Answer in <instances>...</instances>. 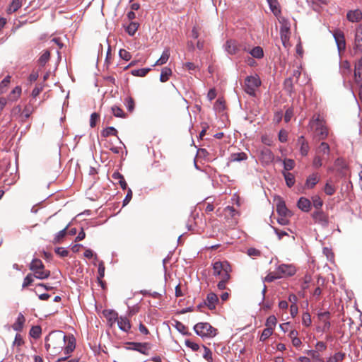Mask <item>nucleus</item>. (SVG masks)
<instances>
[{"mask_svg":"<svg viewBox=\"0 0 362 362\" xmlns=\"http://www.w3.org/2000/svg\"><path fill=\"white\" fill-rule=\"evenodd\" d=\"M71 335H66L62 331H57L50 333L45 339V348L52 355H57L68 344L69 338Z\"/></svg>","mask_w":362,"mask_h":362,"instance_id":"obj_1","label":"nucleus"},{"mask_svg":"<svg viewBox=\"0 0 362 362\" xmlns=\"http://www.w3.org/2000/svg\"><path fill=\"white\" fill-rule=\"evenodd\" d=\"M309 129L315 140H324L329 135V130L326 122L320 115H314L309 122Z\"/></svg>","mask_w":362,"mask_h":362,"instance_id":"obj_2","label":"nucleus"},{"mask_svg":"<svg viewBox=\"0 0 362 362\" xmlns=\"http://www.w3.org/2000/svg\"><path fill=\"white\" fill-rule=\"evenodd\" d=\"M214 275L218 276L220 279L223 278L225 280H229L231 267L227 261H216L213 264Z\"/></svg>","mask_w":362,"mask_h":362,"instance_id":"obj_3","label":"nucleus"},{"mask_svg":"<svg viewBox=\"0 0 362 362\" xmlns=\"http://www.w3.org/2000/svg\"><path fill=\"white\" fill-rule=\"evenodd\" d=\"M195 333L201 337H214L216 335V329L209 323L199 322L194 326Z\"/></svg>","mask_w":362,"mask_h":362,"instance_id":"obj_4","label":"nucleus"},{"mask_svg":"<svg viewBox=\"0 0 362 362\" xmlns=\"http://www.w3.org/2000/svg\"><path fill=\"white\" fill-rule=\"evenodd\" d=\"M279 23L281 24L280 27V37L282 42V44L285 48H287L289 46V39L291 35L290 31V22L288 19L284 17H280L279 18Z\"/></svg>","mask_w":362,"mask_h":362,"instance_id":"obj_5","label":"nucleus"},{"mask_svg":"<svg viewBox=\"0 0 362 362\" xmlns=\"http://www.w3.org/2000/svg\"><path fill=\"white\" fill-rule=\"evenodd\" d=\"M354 83L359 89L358 96L360 100L362 102V55L355 63Z\"/></svg>","mask_w":362,"mask_h":362,"instance_id":"obj_6","label":"nucleus"},{"mask_svg":"<svg viewBox=\"0 0 362 362\" xmlns=\"http://www.w3.org/2000/svg\"><path fill=\"white\" fill-rule=\"evenodd\" d=\"M261 84L259 78L257 76H250L245 78V90L250 95H254L255 90Z\"/></svg>","mask_w":362,"mask_h":362,"instance_id":"obj_7","label":"nucleus"},{"mask_svg":"<svg viewBox=\"0 0 362 362\" xmlns=\"http://www.w3.org/2000/svg\"><path fill=\"white\" fill-rule=\"evenodd\" d=\"M280 278L293 276L296 272V267L293 264H281L276 268Z\"/></svg>","mask_w":362,"mask_h":362,"instance_id":"obj_8","label":"nucleus"},{"mask_svg":"<svg viewBox=\"0 0 362 362\" xmlns=\"http://www.w3.org/2000/svg\"><path fill=\"white\" fill-rule=\"evenodd\" d=\"M312 218L315 223L320 224L322 227H327L329 225L328 216L322 210L315 211L312 214Z\"/></svg>","mask_w":362,"mask_h":362,"instance_id":"obj_9","label":"nucleus"},{"mask_svg":"<svg viewBox=\"0 0 362 362\" xmlns=\"http://www.w3.org/2000/svg\"><path fill=\"white\" fill-rule=\"evenodd\" d=\"M225 51L230 55L238 54L241 49L242 47L234 40H228L224 45ZM245 51H247L245 47L243 48Z\"/></svg>","mask_w":362,"mask_h":362,"instance_id":"obj_10","label":"nucleus"},{"mask_svg":"<svg viewBox=\"0 0 362 362\" xmlns=\"http://www.w3.org/2000/svg\"><path fill=\"white\" fill-rule=\"evenodd\" d=\"M76 347V339L74 336H70L68 341V344H66L62 350L64 351V356L59 358L57 359V362L64 361H66L70 356L71 353L74 351Z\"/></svg>","mask_w":362,"mask_h":362,"instance_id":"obj_11","label":"nucleus"},{"mask_svg":"<svg viewBox=\"0 0 362 362\" xmlns=\"http://www.w3.org/2000/svg\"><path fill=\"white\" fill-rule=\"evenodd\" d=\"M354 53L355 55L362 53V24L359 25L356 30Z\"/></svg>","mask_w":362,"mask_h":362,"instance_id":"obj_12","label":"nucleus"},{"mask_svg":"<svg viewBox=\"0 0 362 362\" xmlns=\"http://www.w3.org/2000/svg\"><path fill=\"white\" fill-rule=\"evenodd\" d=\"M333 36L339 51L344 49L346 47V42L344 33L340 30H335L333 33Z\"/></svg>","mask_w":362,"mask_h":362,"instance_id":"obj_13","label":"nucleus"},{"mask_svg":"<svg viewBox=\"0 0 362 362\" xmlns=\"http://www.w3.org/2000/svg\"><path fill=\"white\" fill-rule=\"evenodd\" d=\"M274 158L272 151L267 148H263L260 151V160L265 164L271 163Z\"/></svg>","mask_w":362,"mask_h":362,"instance_id":"obj_14","label":"nucleus"},{"mask_svg":"<svg viewBox=\"0 0 362 362\" xmlns=\"http://www.w3.org/2000/svg\"><path fill=\"white\" fill-rule=\"evenodd\" d=\"M297 145L299 147L301 156H306L308 154L310 146L308 142L305 139L303 136H300L298 139Z\"/></svg>","mask_w":362,"mask_h":362,"instance_id":"obj_15","label":"nucleus"},{"mask_svg":"<svg viewBox=\"0 0 362 362\" xmlns=\"http://www.w3.org/2000/svg\"><path fill=\"white\" fill-rule=\"evenodd\" d=\"M315 153L327 158L330 153V148L329 144L324 141L321 142L320 145L316 148Z\"/></svg>","mask_w":362,"mask_h":362,"instance_id":"obj_16","label":"nucleus"},{"mask_svg":"<svg viewBox=\"0 0 362 362\" xmlns=\"http://www.w3.org/2000/svg\"><path fill=\"white\" fill-rule=\"evenodd\" d=\"M320 176L317 173L310 175L305 181V187L307 189H313L320 181Z\"/></svg>","mask_w":362,"mask_h":362,"instance_id":"obj_17","label":"nucleus"},{"mask_svg":"<svg viewBox=\"0 0 362 362\" xmlns=\"http://www.w3.org/2000/svg\"><path fill=\"white\" fill-rule=\"evenodd\" d=\"M117 322L119 328L122 331L128 332L131 329V324L127 317L121 316L117 319Z\"/></svg>","mask_w":362,"mask_h":362,"instance_id":"obj_18","label":"nucleus"},{"mask_svg":"<svg viewBox=\"0 0 362 362\" xmlns=\"http://www.w3.org/2000/svg\"><path fill=\"white\" fill-rule=\"evenodd\" d=\"M346 17L352 23L358 22L362 19V12L359 9L349 11Z\"/></svg>","mask_w":362,"mask_h":362,"instance_id":"obj_19","label":"nucleus"},{"mask_svg":"<svg viewBox=\"0 0 362 362\" xmlns=\"http://www.w3.org/2000/svg\"><path fill=\"white\" fill-rule=\"evenodd\" d=\"M218 301V298L214 293H209L207 295L206 299L205 300V304L210 309L213 310L216 308V305Z\"/></svg>","mask_w":362,"mask_h":362,"instance_id":"obj_20","label":"nucleus"},{"mask_svg":"<svg viewBox=\"0 0 362 362\" xmlns=\"http://www.w3.org/2000/svg\"><path fill=\"white\" fill-rule=\"evenodd\" d=\"M297 206L301 211L308 212L311 208V202L305 197H300L298 201Z\"/></svg>","mask_w":362,"mask_h":362,"instance_id":"obj_21","label":"nucleus"},{"mask_svg":"<svg viewBox=\"0 0 362 362\" xmlns=\"http://www.w3.org/2000/svg\"><path fill=\"white\" fill-rule=\"evenodd\" d=\"M170 49L165 48L163 52L160 57L156 62V63L153 66H161L166 64L170 58Z\"/></svg>","mask_w":362,"mask_h":362,"instance_id":"obj_22","label":"nucleus"},{"mask_svg":"<svg viewBox=\"0 0 362 362\" xmlns=\"http://www.w3.org/2000/svg\"><path fill=\"white\" fill-rule=\"evenodd\" d=\"M276 211L280 216H287L290 214L284 201L279 202L276 206Z\"/></svg>","mask_w":362,"mask_h":362,"instance_id":"obj_23","label":"nucleus"},{"mask_svg":"<svg viewBox=\"0 0 362 362\" xmlns=\"http://www.w3.org/2000/svg\"><path fill=\"white\" fill-rule=\"evenodd\" d=\"M137 347L136 351L144 355H148L151 349V345L149 343H138L134 345Z\"/></svg>","mask_w":362,"mask_h":362,"instance_id":"obj_24","label":"nucleus"},{"mask_svg":"<svg viewBox=\"0 0 362 362\" xmlns=\"http://www.w3.org/2000/svg\"><path fill=\"white\" fill-rule=\"evenodd\" d=\"M50 275V272L45 269V267L42 269H39L34 272L33 276L39 279H47Z\"/></svg>","mask_w":362,"mask_h":362,"instance_id":"obj_25","label":"nucleus"},{"mask_svg":"<svg viewBox=\"0 0 362 362\" xmlns=\"http://www.w3.org/2000/svg\"><path fill=\"white\" fill-rule=\"evenodd\" d=\"M33 112V107L30 105H27L23 109V110H22V114L21 115V122H25V120L30 117Z\"/></svg>","mask_w":362,"mask_h":362,"instance_id":"obj_26","label":"nucleus"},{"mask_svg":"<svg viewBox=\"0 0 362 362\" xmlns=\"http://www.w3.org/2000/svg\"><path fill=\"white\" fill-rule=\"evenodd\" d=\"M112 177L115 180V181H117L118 183L119 184L120 187L123 189H125L127 188V182L123 177V175L122 174H120L118 172H115L113 173L112 175Z\"/></svg>","mask_w":362,"mask_h":362,"instance_id":"obj_27","label":"nucleus"},{"mask_svg":"<svg viewBox=\"0 0 362 362\" xmlns=\"http://www.w3.org/2000/svg\"><path fill=\"white\" fill-rule=\"evenodd\" d=\"M24 322H25V317L21 313H20L18 315L15 323L12 326L13 329L16 331H21L23 328Z\"/></svg>","mask_w":362,"mask_h":362,"instance_id":"obj_28","label":"nucleus"},{"mask_svg":"<svg viewBox=\"0 0 362 362\" xmlns=\"http://www.w3.org/2000/svg\"><path fill=\"white\" fill-rule=\"evenodd\" d=\"M282 174L284 177L286 185L288 187H293L295 184V176L291 173L284 171L282 172Z\"/></svg>","mask_w":362,"mask_h":362,"instance_id":"obj_29","label":"nucleus"},{"mask_svg":"<svg viewBox=\"0 0 362 362\" xmlns=\"http://www.w3.org/2000/svg\"><path fill=\"white\" fill-rule=\"evenodd\" d=\"M172 75V70L168 67H164L161 70L160 81L161 82H166L168 81L170 76Z\"/></svg>","mask_w":362,"mask_h":362,"instance_id":"obj_30","label":"nucleus"},{"mask_svg":"<svg viewBox=\"0 0 362 362\" xmlns=\"http://www.w3.org/2000/svg\"><path fill=\"white\" fill-rule=\"evenodd\" d=\"M248 52L255 58L261 59L264 56V52L261 47L257 46L252 49L249 50Z\"/></svg>","mask_w":362,"mask_h":362,"instance_id":"obj_31","label":"nucleus"},{"mask_svg":"<svg viewBox=\"0 0 362 362\" xmlns=\"http://www.w3.org/2000/svg\"><path fill=\"white\" fill-rule=\"evenodd\" d=\"M69 225L66 226L63 230L59 231L54 236L53 240L54 244L60 243L62 239L65 237L67 233Z\"/></svg>","mask_w":362,"mask_h":362,"instance_id":"obj_32","label":"nucleus"},{"mask_svg":"<svg viewBox=\"0 0 362 362\" xmlns=\"http://www.w3.org/2000/svg\"><path fill=\"white\" fill-rule=\"evenodd\" d=\"M21 88L20 86L15 87L8 95V100L11 101L16 100L21 95Z\"/></svg>","mask_w":362,"mask_h":362,"instance_id":"obj_33","label":"nucleus"},{"mask_svg":"<svg viewBox=\"0 0 362 362\" xmlns=\"http://www.w3.org/2000/svg\"><path fill=\"white\" fill-rule=\"evenodd\" d=\"M306 354L312 358L314 362H324V360L318 354L317 351L308 350L306 351Z\"/></svg>","mask_w":362,"mask_h":362,"instance_id":"obj_34","label":"nucleus"},{"mask_svg":"<svg viewBox=\"0 0 362 362\" xmlns=\"http://www.w3.org/2000/svg\"><path fill=\"white\" fill-rule=\"evenodd\" d=\"M173 326L179 332L182 334L183 335H187L188 334L187 331V327L181 322L178 320H175Z\"/></svg>","mask_w":362,"mask_h":362,"instance_id":"obj_35","label":"nucleus"},{"mask_svg":"<svg viewBox=\"0 0 362 362\" xmlns=\"http://www.w3.org/2000/svg\"><path fill=\"white\" fill-rule=\"evenodd\" d=\"M45 266L40 259H34L30 263V269L34 272L39 269H42Z\"/></svg>","mask_w":362,"mask_h":362,"instance_id":"obj_36","label":"nucleus"},{"mask_svg":"<svg viewBox=\"0 0 362 362\" xmlns=\"http://www.w3.org/2000/svg\"><path fill=\"white\" fill-rule=\"evenodd\" d=\"M312 204L316 210H321V208L323 205V201L318 195H315L312 197L311 204Z\"/></svg>","mask_w":362,"mask_h":362,"instance_id":"obj_37","label":"nucleus"},{"mask_svg":"<svg viewBox=\"0 0 362 362\" xmlns=\"http://www.w3.org/2000/svg\"><path fill=\"white\" fill-rule=\"evenodd\" d=\"M151 68H143L139 69H134L131 71V74L134 76H145L149 71Z\"/></svg>","mask_w":362,"mask_h":362,"instance_id":"obj_38","label":"nucleus"},{"mask_svg":"<svg viewBox=\"0 0 362 362\" xmlns=\"http://www.w3.org/2000/svg\"><path fill=\"white\" fill-rule=\"evenodd\" d=\"M101 135L103 137H107L110 135L117 136V130L113 127H109L102 131Z\"/></svg>","mask_w":362,"mask_h":362,"instance_id":"obj_39","label":"nucleus"},{"mask_svg":"<svg viewBox=\"0 0 362 362\" xmlns=\"http://www.w3.org/2000/svg\"><path fill=\"white\" fill-rule=\"evenodd\" d=\"M139 25L137 23L135 22H131L126 28V31L128 33V34L131 36H133L136 30H138Z\"/></svg>","mask_w":362,"mask_h":362,"instance_id":"obj_40","label":"nucleus"},{"mask_svg":"<svg viewBox=\"0 0 362 362\" xmlns=\"http://www.w3.org/2000/svg\"><path fill=\"white\" fill-rule=\"evenodd\" d=\"M111 110L113 115L116 117L124 118L127 116L124 111L118 106H112Z\"/></svg>","mask_w":362,"mask_h":362,"instance_id":"obj_41","label":"nucleus"},{"mask_svg":"<svg viewBox=\"0 0 362 362\" xmlns=\"http://www.w3.org/2000/svg\"><path fill=\"white\" fill-rule=\"evenodd\" d=\"M247 158L246 153L241 152V153H233L230 156L231 161L235 162V161H242L246 160Z\"/></svg>","mask_w":362,"mask_h":362,"instance_id":"obj_42","label":"nucleus"},{"mask_svg":"<svg viewBox=\"0 0 362 362\" xmlns=\"http://www.w3.org/2000/svg\"><path fill=\"white\" fill-rule=\"evenodd\" d=\"M21 6V0H13L10 4L8 12L13 13L16 11Z\"/></svg>","mask_w":362,"mask_h":362,"instance_id":"obj_43","label":"nucleus"},{"mask_svg":"<svg viewBox=\"0 0 362 362\" xmlns=\"http://www.w3.org/2000/svg\"><path fill=\"white\" fill-rule=\"evenodd\" d=\"M124 105L129 112H132L134 110V100L132 97H127L124 99Z\"/></svg>","mask_w":362,"mask_h":362,"instance_id":"obj_44","label":"nucleus"},{"mask_svg":"<svg viewBox=\"0 0 362 362\" xmlns=\"http://www.w3.org/2000/svg\"><path fill=\"white\" fill-rule=\"evenodd\" d=\"M11 81V76H6L0 83V94H3L6 92V88Z\"/></svg>","mask_w":362,"mask_h":362,"instance_id":"obj_45","label":"nucleus"},{"mask_svg":"<svg viewBox=\"0 0 362 362\" xmlns=\"http://www.w3.org/2000/svg\"><path fill=\"white\" fill-rule=\"evenodd\" d=\"M345 357V354L341 352L336 353L333 356L329 357L327 362H339L342 361Z\"/></svg>","mask_w":362,"mask_h":362,"instance_id":"obj_46","label":"nucleus"},{"mask_svg":"<svg viewBox=\"0 0 362 362\" xmlns=\"http://www.w3.org/2000/svg\"><path fill=\"white\" fill-rule=\"evenodd\" d=\"M50 53L48 50L44 51L42 55L40 57L38 62L40 65L44 66L49 59Z\"/></svg>","mask_w":362,"mask_h":362,"instance_id":"obj_47","label":"nucleus"},{"mask_svg":"<svg viewBox=\"0 0 362 362\" xmlns=\"http://www.w3.org/2000/svg\"><path fill=\"white\" fill-rule=\"evenodd\" d=\"M273 329L271 327H266L264 329L260 336V341H264L266 339H267L273 334Z\"/></svg>","mask_w":362,"mask_h":362,"instance_id":"obj_48","label":"nucleus"},{"mask_svg":"<svg viewBox=\"0 0 362 362\" xmlns=\"http://www.w3.org/2000/svg\"><path fill=\"white\" fill-rule=\"evenodd\" d=\"M269 5V7L272 10V11L274 13V15H276L278 13L280 12V10L279 9V7H278V1L277 0H267Z\"/></svg>","mask_w":362,"mask_h":362,"instance_id":"obj_49","label":"nucleus"},{"mask_svg":"<svg viewBox=\"0 0 362 362\" xmlns=\"http://www.w3.org/2000/svg\"><path fill=\"white\" fill-rule=\"evenodd\" d=\"M323 159L325 160L327 158L316 154L315 156L314 157V159L313 161V167L315 168H320L322 165V160Z\"/></svg>","mask_w":362,"mask_h":362,"instance_id":"obj_50","label":"nucleus"},{"mask_svg":"<svg viewBox=\"0 0 362 362\" xmlns=\"http://www.w3.org/2000/svg\"><path fill=\"white\" fill-rule=\"evenodd\" d=\"M276 322H277L276 317L274 315H270L267 319L265 326L267 327H271L272 329H274V328L275 327V326L276 325Z\"/></svg>","mask_w":362,"mask_h":362,"instance_id":"obj_51","label":"nucleus"},{"mask_svg":"<svg viewBox=\"0 0 362 362\" xmlns=\"http://www.w3.org/2000/svg\"><path fill=\"white\" fill-rule=\"evenodd\" d=\"M203 349H204L203 358L205 360H206L208 362H213L211 351L206 346H203Z\"/></svg>","mask_w":362,"mask_h":362,"instance_id":"obj_52","label":"nucleus"},{"mask_svg":"<svg viewBox=\"0 0 362 362\" xmlns=\"http://www.w3.org/2000/svg\"><path fill=\"white\" fill-rule=\"evenodd\" d=\"M104 146L115 154H118L120 151V148L114 146L110 140H106Z\"/></svg>","mask_w":362,"mask_h":362,"instance_id":"obj_53","label":"nucleus"},{"mask_svg":"<svg viewBox=\"0 0 362 362\" xmlns=\"http://www.w3.org/2000/svg\"><path fill=\"white\" fill-rule=\"evenodd\" d=\"M295 167V162L292 159H285L284 160V168L286 171H289Z\"/></svg>","mask_w":362,"mask_h":362,"instance_id":"obj_54","label":"nucleus"},{"mask_svg":"<svg viewBox=\"0 0 362 362\" xmlns=\"http://www.w3.org/2000/svg\"><path fill=\"white\" fill-rule=\"evenodd\" d=\"M22 114V109L20 105H16L11 110V117H18L21 121V115Z\"/></svg>","mask_w":362,"mask_h":362,"instance_id":"obj_55","label":"nucleus"},{"mask_svg":"<svg viewBox=\"0 0 362 362\" xmlns=\"http://www.w3.org/2000/svg\"><path fill=\"white\" fill-rule=\"evenodd\" d=\"M281 279L279 274L277 273V271L276 270L275 273H269L268 274L265 278L264 279V281L267 282H272L275 279Z\"/></svg>","mask_w":362,"mask_h":362,"instance_id":"obj_56","label":"nucleus"},{"mask_svg":"<svg viewBox=\"0 0 362 362\" xmlns=\"http://www.w3.org/2000/svg\"><path fill=\"white\" fill-rule=\"evenodd\" d=\"M336 189L334 186L331 185L329 182H327L325 188L324 192L327 195H333L335 193Z\"/></svg>","mask_w":362,"mask_h":362,"instance_id":"obj_57","label":"nucleus"},{"mask_svg":"<svg viewBox=\"0 0 362 362\" xmlns=\"http://www.w3.org/2000/svg\"><path fill=\"white\" fill-rule=\"evenodd\" d=\"M302 322L305 327H309L311 325V317L308 313H304L303 314Z\"/></svg>","mask_w":362,"mask_h":362,"instance_id":"obj_58","label":"nucleus"},{"mask_svg":"<svg viewBox=\"0 0 362 362\" xmlns=\"http://www.w3.org/2000/svg\"><path fill=\"white\" fill-rule=\"evenodd\" d=\"M119 56L121 59H122L125 61H129L132 58L131 54L124 49H121L119 51Z\"/></svg>","mask_w":362,"mask_h":362,"instance_id":"obj_59","label":"nucleus"},{"mask_svg":"<svg viewBox=\"0 0 362 362\" xmlns=\"http://www.w3.org/2000/svg\"><path fill=\"white\" fill-rule=\"evenodd\" d=\"M185 345L190 348L193 351H197L199 349V345L195 342L190 341L189 339H186L185 341Z\"/></svg>","mask_w":362,"mask_h":362,"instance_id":"obj_60","label":"nucleus"},{"mask_svg":"<svg viewBox=\"0 0 362 362\" xmlns=\"http://www.w3.org/2000/svg\"><path fill=\"white\" fill-rule=\"evenodd\" d=\"M41 334V328L39 326L33 327L30 331V334L34 338H38Z\"/></svg>","mask_w":362,"mask_h":362,"instance_id":"obj_61","label":"nucleus"},{"mask_svg":"<svg viewBox=\"0 0 362 362\" xmlns=\"http://www.w3.org/2000/svg\"><path fill=\"white\" fill-rule=\"evenodd\" d=\"M341 69L343 75L348 74L350 72V64L344 61L341 64Z\"/></svg>","mask_w":362,"mask_h":362,"instance_id":"obj_62","label":"nucleus"},{"mask_svg":"<svg viewBox=\"0 0 362 362\" xmlns=\"http://www.w3.org/2000/svg\"><path fill=\"white\" fill-rule=\"evenodd\" d=\"M33 281V276L31 274H28L23 279L22 286L23 288L30 286Z\"/></svg>","mask_w":362,"mask_h":362,"instance_id":"obj_63","label":"nucleus"},{"mask_svg":"<svg viewBox=\"0 0 362 362\" xmlns=\"http://www.w3.org/2000/svg\"><path fill=\"white\" fill-rule=\"evenodd\" d=\"M287 139H288L287 132L284 129L280 130V132L279 133V140L281 142L284 143L287 141Z\"/></svg>","mask_w":362,"mask_h":362,"instance_id":"obj_64","label":"nucleus"}]
</instances>
